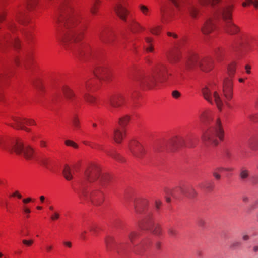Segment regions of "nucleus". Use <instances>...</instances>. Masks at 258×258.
Returning <instances> with one entry per match:
<instances>
[{"mask_svg":"<svg viewBox=\"0 0 258 258\" xmlns=\"http://www.w3.org/2000/svg\"><path fill=\"white\" fill-rule=\"evenodd\" d=\"M177 11H185L194 19L205 14L208 18L201 28L203 34L207 35L215 28L212 16L221 18L224 30L230 34H235L239 28L232 21L233 5L222 0H169Z\"/></svg>","mask_w":258,"mask_h":258,"instance_id":"nucleus-1","label":"nucleus"},{"mask_svg":"<svg viewBox=\"0 0 258 258\" xmlns=\"http://www.w3.org/2000/svg\"><path fill=\"white\" fill-rule=\"evenodd\" d=\"M80 22V16L77 13L72 12L71 7L63 10L58 22L63 23L68 31L58 34L57 39L66 49H73L80 56H84L87 58L90 55L89 48L79 43L83 38V29L79 26Z\"/></svg>","mask_w":258,"mask_h":258,"instance_id":"nucleus-2","label":"nucleus"},{"mask_svg":"<svg viewBox=\"0 0 258 258\" xmlns=\"http://www.w3.org/2000/svg\"><path fill=\"white\" fill-rule=\"evenodd\" d=\"M109 180V177L106 174H101L100 170L96 166H93L87 169L84 174V181L82 184L80 196L89 198L95 205H100L103 201V194L99 189L92 190L88 194L86 190L87 183L96 181V185L104 186Z\"/></svg>","mask_w":258,"mask_h":258,"instance_id":"nucleus-3","label":"nucleus"},{"mask_svg":"<svg viewBox=\"0 0 258 258\" xmlns=\"http://www.w3.org/2000/svg\"><path fill=\"white\" fill-rule=\"evenodd\" d=\"M204 99L209 103H215L221 109L224 103L229 106L228 101L233 97V84L230 79L226 78L223 84L222 95L215 85L205 86L202 89Z\"/></svg>","mask_w":258,"mask_h":258,"instance_id":"nucleus-4","label":"nucleus"},{"mask_svg":"<svg viewBox=\"0 0 258 258\" xmlns=\"http://www.w3.org/2000/svg\"><path fill=\"white\" fill-rule=\"evenodd\" d=\"M169 75L171 74L168 73L167 67L160 63L152 72L140 75L137 82L141 86L151 89L154 88L158 80L166 81Z\"/></svg>","mask_w":258,"mask_h":258,"instance_id":"nucleus-5","label":"nucleus"},{"mask_svg":"<svg viewBox=\"0 0 258 258\" xmlns=\"http://www.w3.org/2000/svg\"><path fill=\"white\" fill-rule=\"evenodd\" d=\"M224 131L219 119H217L213 125L205 132L202 136V140L206 145L216 146L218 144L217 137L220 141L224 139Z\"/></svg>","mask_w":258,"mask_h":258,"instance_id":"nucleus-6","label":"nucleus"},{"mask_svg":"<svg viewBox=\"0 0 258 258\" xmlns=\"http://www.w3.org/2000/svg\"><path fill=\"white\" fill-rule=\"evenodd\" d=\"M198 66L203 71L208 72L212 69L213 61L211 57L200 58L196 53L189 55L185 63V69L191 70Z\"/></svg>","mask_w":258,"mask_h":258,"instance_id":"nucleus-7","label":"nucleus"},{"mask_svg":"<svg viewBox=\"0 0 258 258\" xmlns=\"http://www.w3.org/2000/svg\"><path fill=\"white\" fill-rule=\"evenodd\" d=\"M10 149L17 154L22 155L27 160H31L33 158V148L29 145L25 146L23 142L20 140L14 142Z\"/></svg>","mask_w":258,"mask_h":258,"instance_id":"nucleus-8","label":"nucleus"},{"mask_svg":"<svg viewBox=\"0 0 258 258\" xmlns=\"http://www.w3.org/2000/svg\"><path fill=\"white\" fill-rule=\"evenodd\" d=\"M184 145V141L182 138H174L168 141L159 143L156 147V150H160L161 149H164L165 147L171 151H175L178 148H180Z\"/></svg>","mask_w":258,"mask_h":258,"instance_id":"nucleus-9","label":"nucleus"},{"mask_svg":"<svg viewBox=\"0 0 258 258\" xmlns=\"http://www.w3.org/2000/svg\"><path fill=\"white\" fill-rule=\"evenodd\" d=\"M139 226L142 229L149 230L156 235H159L161 233L160 226L158 224L155 223L150 216L146 217L139 224Z\"/></svg>","mask_w":258,"mask_h":258,"instance_id":"nucleus-10","label":"nucleus"},{"mask_svg":"<svg viewBox=\"0 0 258 258\" xmlns=\"http://www.w3.org/2000/svg\"><path fill=\"white\" fill-rule=\"evenodd\" d=\"M5 46H13L15 49H19L20 46L19 40L15 36L12 37L9 33L2 36L0 47L2 48Z\"/></svg>","mask_w":258,"mask_h":258,"instance_id":"nucleus-11","label":"nucleus"},{"mask_svg":"<svg viewBox=\"0 0 258 258\" xmlns=\"http://www.w3.org/2000/svg\"><path fill=\"white\" fill-rule=\"evenodd\" d=\"M129 150L132 155L138 159H142L146 152L143 146L136 141H132L130 144Z\"/></svg>","mask_w":258,"mask_h":258,"instance_id":"nucleus-12","label":"nucleus"},{"mask_svg":"<svg viewBox=\"0 0 258 258\" xmlns=\"http://www.w3.org/2000/svg\"><path fill=\"white\" fill-rule=\"evenodd\" d=\"M12 119L14 121L15 125L10 124L13 127L20 128L27 132H29L30 130L24 126L25 124L28 125H35V122L34 120L28 119L25 118H21L19 117H12Z\"/></svg>","mask_w":258,"mask_h":258,"instance_id":"nucleus-13","label":"nucleus"},{"mask_svg":"<svg viewBox=\"0 0 258 258\" xmlns=\"http://www.w3.org/2000/svg\"><path fill=\"white\" fill-rule=\"evenodd\" d=\"M94 74L100 80L107 81L110 80L111 72L107 67L99 66L95 70Z\"/></svg>","mask_w":258,"mask_h":258,"instance_id":"nucleus-14","label":"nucleus"},{"mask_svg":"<svg viewBox=\"0 0 258 258\" xmlns=\"http://www.w3.org/2000/svg\"><path fill=\"white\" fill-rule=\"evenodd\" d=\"M124 102V97L121 94H117L112 96L109 100V110L113 112L115 109L121 106Z\"/></svg>","mask_w":258,"mask_h":258,"instance_id":"nucleus-15","label":"nucleus"},{"mask_svg":"<svg viewBox=\"0 0 258 258\" xmlns=\"http://www.w3.org/2000/svg\"><path fill=\"white\" fill-rule=\"evenodd\" d=\"M99 40L105 44H111L115 39V34L111 31H101L98 34Z\"/></svg>","mask_w":258,"mask_h":258,"instance_id":"nucleus-16","label":"nucleus"},{"mask_svg":"<svg viewBox=\"0 0 258 258\" xmlns=\"http://www.w3.org/2000/svg\"><path fill=\"white\" fill-rule=\"evenodd\" d=\"M181 45V43L177 44L175 48L176 50L171 52L168 56V60L171 64H176L180 61L181 57L180 52Z\"/></svg>","mask_w":258,"mask_h":258,"instance_id":"nucleus-17","label":"nucleus"},{"mask_svg":"<svg viewBox=\"0 0 258 258\" xmlns=\"http://www.w3.org/2000/svg\"><path fill=\"white\" fill-rule=\"evenodd\" d=\"M105 243L107 250H115L119 252V245L115 241L113 237L108 236L105 238Z\"/></svg>","mask_w":258,"mask_h":258,"instance_id":"nucleus-18","label":"nucleus"},{"mask_svg":"<svg viewBox=\"0 0 258 258\" xmlns=\"http://www.w3.org/2000/svg\"><path fill=\"white\" fill-rule=\"evenodd\" d=\"M114 11L117 16L122 20L126 21V16L128 14L127 11L121 4L117 3L114 7Z\"/></svg>","mask_w":258,"mask_h":258,"instance_id":"nucleus-19","label":"nucleus"},{"mask_svg":"<svg viewBox=\"0 0 258 258\" xmlns=\"http://www.w3.org/2000/svg\"><path fill=\"white\" fill-rule=\"evenodd\" d=\"M185 189L182 186H178L172 190L168 189L166 190L167 195H170L173 198L177 199L181 195L184 196Z\"/></svg>","mask_w":258,"mask_h":258,"instance_id":"nucleus-20","label":"nucleus"},{"mask_svg":"<svg viewBox=\"0 0 258 258\" xmlns=\"http://www.w3.org/2000/svg\"><path fill=\"white\" fill-rule=\"evenodd\" d=\"M147 201L145 200L137 201L134 203V208L136 213H141L147 205Z\"/></svg>","mask_w":258,"mask_h":258,"instance_id":"nucleus-21","label":"nucleus"},{"mask_svg":"<svg viewBox=\"0 0 258 258\" xmlns=\"http://www.w3.org/2000/svg\"><path fill=\"white\" fill-rule=\"evenodd\" d=\"M150 240L148 239L142 240L141 243L136 246H135V252L137 253H140L142 250H145L150 244Z\"/></svg>","mask_w":258,"mask_h":258,"instance_id":"nucleus-22","label":"nucleus"},{"mask_svg":"<svg viewBox=\"0 0 258 258\" xmlns=\"http://www.w3.org/2000/svg\"><path fill=\"white\" fill-rule=\"evenodd\" d=\"M124 135L125 131L124 128H122V130H120L119 128L115 129L113 133V137L114 141L117 143H121Z\"/></svg>","mask_w":258,"mask_h":258,"instance_id":"nucleus-23","label":"nucleus"},{"mask_svg":"<svg viewBox=\"0 0 258 258\" xmlns=\"http://www.w3.org/2000/svg\"><path fill=\"white\" fill-rule=\"evenodd\" d=\"M127 24L129 29L133 33L139 32L140 30H144V28L134 20L128 22Z\"/></svg>","mask_w":258,"mask_h":258,"instance_id":"nucleus-24","label":"nucleus"},{"mask_svg":"<svg viewBox=\"0 0 258 258\" xmlns=\"http://www.w3.org/2000/svg\"><path fill=\"white\" fill-rule=\"evenodd\" d=\"M16 21L20 24L25 25L28 22L29 20L26 17L24 14L22 12H18L15 16Z\"/></svg>","mask_w":258,"mask_h":258,"instance_id":"nucleus-25","label":"nucleus"},{"mask_svg":"<svg viewBox=\"0 0 258 258\" xmlns=\"http://www.w3.org/2000/svg\"><path fill=\"white\" fill-rule=\"evenodd\" d=\"M63 93L65 97L69 101H72L75 97V94L73 91L67 86H63L62 89Z\"/></svg>","mask_w":258,"mask_h":258,"instance_id":"nucleus-26","label":"nucleus"},{"mask_svg":"<svg viewBox=\"0 0 258 258\" xmlns=\"http://www.w3.org/2000/svg\"><path fill=\"white\" fill-rule=\"evenodd\" d=\"M248 145L252 150L258 149V138L255 136L251 137L248 141Z\"/></svg>","mask_w":258,"mask_h":258,"instance_id":"nucleus-27","label":"nucleus"},{"mask_svg":"<svg viewBox=\"0 0 258 258\" xmlns=\"http://www.w3.org/2000/svg\"><path fill=\"white\" fill-rule=\"evenodd\" d=\"M249 176V171L248 169H246L244 167H242L241 168L240 173H239V177L240 179L243 181H245Z\"/></svg>","mask_w":258,"mask_h":258,"instance_id":"nucleus-28","label":"nucleus"},{"mask_svg":"<svg viewBox=\"0 0 258 258\" xmlns=\"http://www.w3.org/2000/svg\"><path fill=\"white\" fill-rule=\"evenodd\" d=\"M6 25L8 30L10 31V32L13 34H14L17 30L16 25L13 20L8 21Z\"/></svg>","mask_w":258,"mask_h":258,"instance_id":"nucleus-29","label":"nucleus"},{"mask_svg":"<svg viewBox=\"0 0 258 258\" xmlns=\"http://www.w3.org/2000/svg\"><path fill=\"white\" fill-rule=\"evenodd\" d=\"M63 174L65 178L68 180H70L73 178L71 169L68 165H66L64 167Z\"/></svg>","mask_w":258,"mask_h":258,"instance_id":"nucleus-30","label":"nucleus"},{"mask_svg":"<svg viewBox=\"0 0 258 258\" xmlns=\"http://www.w3.org/2000/svg\"><path fill=\"white\" fill-rule=\"evenodd\" d=\"M223 55V50L222 48H218L215 50L214 56L217 61H221L222 60Z\"/></svg>","mask_w":258,"mask_h":258,"instance_id":"nucleus-31","label":"nucleus"},{"mask_svg":"<svg viewBox=\"0 0 258 258\" xmlns=\"http://www.w3.org/2000/svg\"><path fill=\"white\" fill-rule=\"evenodd\" d=\"M100 3L99 0H95V1L91 4L90 11L93 15H95L97 13L98 9V5Z\"/></svg>","mask_w":258,"mask_h":258,"instance_id":"nucleus-32","label":"nucleus"},{"mask_svg":"<svg viewBox=\"0 0 258 258\" xmlns=\"http://www.w3.org/2000/svg\"><path fill=\"white\" fill-rule=\"evenodd\" d=\"M139 234L137 231H131L129 233L128 238L132 244H134L135 240L139 237Z\"/></svg>","mask_w":258,"mask_h":258,"instance_id":"nucleus-33","label":"nucleus"},{"mask_svg":"<svg viewBox=\"0 0 258 258\" xmlns=\"http://www.w3.org/2000/svg\"><path fill=\"white\" fill-rule=\"evenodd\" d=\"M130 120V117L127 115L119 118V124L123 128L128 123Z\"/></svg>","mask_w":258,"mask_h":258,"instance_id":"nucleus-34","label":"nucleus"},{"mask_svg":"<svg viewBox=\"0 0 258 258\" xmlns=\"http://www.w3.org/2000/svg\"><path fill=\"white\" fill-rule=\"evenodd\" d=\"M108 155L112 157L113 158L118 160L120 162H123L124 159L119 154L114 152H110L107 153Z\"/></svg>","mask_w":258,"mask_h":258,"instance_id":"nucleus-35","label":"nucleus"},{"mask_svg":"<svg viewBox=\"0 0 258 258\" xmlns=\"http://www.w3.org/2000/svg\"><path fill=\"white\" fill-rule=\"evenodd\" d=\"M197 192L194 188L185 189L184 196L189 198H193L196 197Z\"/></svg>","mask_w":258,"mask_h":258,"instance_id":"nucleus-36","label":"nucleus"},{"mask_svg":"<svg viewBox=\"0 0 258 258\" xmlns=\"http://www.w3.org/2000/svg\"><path fill=\"white\" fill-rule=\"evenodd\" d=\"M85 100L91 104H95L96 103V99L92 96L85 93L84 96Z\"/></svg>","mask_w":258,"mask_h":258,"instance_id":"nucleus-37","label":"nucleus"},{"mask_svg":"<svg viewBox=\"0 0 258 258\" xmlns=\"http://www.w3.org/2000/svg\"><path fill=\"white\" fill-rule=\"evenodd\" d=\"M160 13L162 16V19L163 22L166 21V15L167 13L166 7L165 5H162L160 7Z\"/></svg>","mask_w":258,"mask_h":258,"instance_id":"nucleus-38","label":"nucleus"},{"mask_svg":"<svg viewBox=\"0 0 258 258\" xmlns=\"http://www.w3.org/2000/svg\"><path fill=\"white\" fill-rule=\"evenodd\" d=\"M31 57L29 56H26L25 58L22 60L23 64L25 69L29 68V64L31 61Z\"/></svg>","mask_w":258,"mask_h":258,"instance_id":"nucleus-39","label":"nucleus"},{"mask_svg":"<svg viewBox=\"0 0 258 258\" xmlns=\"http://www.w3.org/2000/svg\"><path fill=\"white\" fill-rule=\"evenodd\" d=\"M236 69V64L235 63L233 62L229 64L228 68V71L229 75L231 76L234 74L235 71Z\"/></svg>","mask_w":258,"mask_h":258,"instance_id":"nucleus-40","label":"nucleus"},{"mask_svg":"<svg viewBox=\"0 0 258 258\" xmlns=\"http://www.w3.org/2000/svg\"><path fill=\"white\" fill-rule=\"evenodd\" d=\"M38 0H28L27 2V7L28 9L34 8L37 4Z\"/></svg>","mask_w":258,"mask_h":258,"instance_id":"nucleus-41","label":"nucleus"},{"mask_svg":"<svg viewBox=\"0 0 258 258\" xmlns=\"http://www.w3.org/2000/svg\"><path fill=\"white\" fill-rule=\"evenodd\" d=\"M72 123L73 125L76 128L80 127V122L76 115H74L72 118Z\"/></svg>","mask_w":258,"mask_h":258,"instance_id":"nucleus-42","label":"nucleus"},{"mask_svg":"<svg viewBox=\"0 0 258 258\" xmlns=\"http://www.w3.org/2000/svg\"><path fill=\"white\" fill-rule=\"evenodd\" d=\"M210 119V115L206 112H204L201 117V120L203 122H206L207 120L209 121Z\"/></svg>","mask_w":258,"mask_h":258,"instance_id":"nucleus-43","label":"nucleus"},{"mask_svg":"<svg viewBox=\"0 0 258 258\" xmlns=\"http://www.w3.org/2000/svg\"><path fill=\"white\" fill-rule=\"evenodd\" d=\"M161 30V27L158 26L150 29V32L154 35H158Z\"/></svg>","mask_w":258,"mask_h":258,"instance_id":"nucleus-44","label":"nucleus"},{"mask_svg":"<svg viewBox=\"0 0 258 258\" xmlns=\"http://www.w3.org/2000/svg\"><path fill=\"white\" fill-rule=\"evenodd\" d=\"M89 229L90 232H92V233L94 234H97L99 231L98 227L95 224L89 226Z\"/></svg>","mask_w":258,"mask_h":258,"instance_id":"nucleus-45","label":"nucleus"},{"mask_svg":"<svg viewBox=\"0 0 258 258\" xmlns=\"http://www.w3.org/2000/svg\"><path fill=\"white\" fill-rule=\"evenodd\" d=\"M22 243L26 247H31L34 243L33 239H23L22 241Z\"/></svg>","mask_w":258,"mask_h":258,"instance_id":"nucleus-46","label":"nucleus"},{"mask_svg":"<svg viewBox=\"0 0 258 258\" xmlns=\"http://www.w3.org/2000/svg\"><path fill=\"white\" fill-rule=\"evenodd\" d=\"M241 242L240 241H233L230 244V248L234 249H235L236 248L240 247L241 246Z\"/></svg>","mask_w":258,"mask_h":258,"instance_id":"nucleus-47","label":"nucleus"},{"mask_svg":"<svg viewBox=\"0 0 258 258\" xmlns=\"http://www.w3.org/2000/svg\"><path fill=\"white\" fill-rule=\"evenodd\" d=\"M140 8L143 14L147 15L149 12V9L145 5L140 6Z\"/></svg>","mask_w":258,"mask_h":258,"instance_id":"nucleus-48","label":"nucleus"},{"mask_svg":"<svg viewBox=\"0 0 258 258\" xmlns=\"http://www.w3.org/2000/svg\"><path fill=\"white\" fill-rule=\"evenodd\" d=\"M65 144L67 146H71L75 148H78V145L75 142H74L71 140H66L65 141Z\"/></svg>","mask_w":258,"mask_h":258,"instance_id":"nucleus-49","label":"nucleus"},{"mask_svg":"<svg viewBox=\"0 0 258 258\" xmlns=\"http://www.w3.org/2000/svg\"><path fill=\"white\" fill-rule=\"evenodd\" d=\"M197 224L201 227H204L206 224V221L202 218H199L197 220Z\"/></svg>","mask_w":258,"mask_h":258,"instance_id":"nucleus-50","label":"nucleus"},{"mask_svg":"<svg viewBox=\"0 0 258 258\" xmlns=\"http://www.w3.org/2000/svg\"><path fill=\"white\" fill-rule=\"evenodd\" d=\"M60 217V214L57 212H54L51 216V219L52 221H55L59 219Z\"/></svg>","mask_w":258,"mask_h":258,"instance_id":"nucleus-51","label":"nucleus"},{"mask_svg":"<svg viewBox=\"0 0 258 258\" xmlns=\"http://www.w3.org/2000/svg\"><path fill=\"white\" fill-rule=\"evenodd\" d=\"M168 234L171 237H175L177 234V231L175 229L170 228L168 230Z\"/></svg>","mask_w":258,"mask_h":258,"instance_id":"nucleus-52","label":"nucleus"},{"mask_svg":"<svg viewBox=\"0 0 258 258\" xmlns=\"http://www.w3.org/2000/svg\"><path fill=\"white\" fill-rule=\"evenodd\" d=\"M5 139L3 137H0V147L2 148H6Z\"/></svg>","mask_w":258,"mask_h":258,"instance_id":"nucleus-53","label":"nucleus"},{"mask_svg":"<svg viewBox=\"0 0 258 258\" xmlns=\"http://www.w3.org/2000/svg\"><path fill=\"white\" fill-rule=\"evenodd\" d=\"M172 96L175 98L178 99L181 95L180 92L177 90H174L172 93Z\"/></svg>","mask_w":258,"mask_h":258,"instance_id":"nucleus-54","label":"nucleus"},{"mask_svg":"<svg viewBox=\"0 0 258 258\" xmlns=\"http://www.w3.org/2000/svg\"><path fill=\"white\" fill-rule=\"evenodd\" d=\"M84 143L86 145L89 146H90L92 148H96L95 144H93V143H91V142H90L89 141H84Z\"/></svg>","mask_w":258,"mask_h":258,"instance_id":"nucleus-55","label":"nucleus"},{"mask_svg":"<svg viewBox=\"0 0 258 258\" xmlns=\"http://www.w3.org/2000/svg\"><path fill=\"white\" fill-rule=\"evenodd\" d=\"M213 175L217 180H219L221 178V175L216 171H213Z\"/></svg>","mask_w":258,"mask_h":258,"instance_id":"nucleus-56","label":"nucleus"},{"mask_svg":"<svg viewBox=\"0 0 258 258\" xmlns=\"http://www.w3.org/2000/svg\"><path fill=\"white\" fill-rule=\"evenodd\" d=\"M42 165L45 166L46 168H48V160L46 159H43L42 161Z\"/></svg>","mask_w":258,"mask_h":258,"instance_id":"nucleus-57","label":"nucleus"},{"mask_svg":"<svg viewBox=\"0 0 258 258\" xmlns=\"http://www.w3.org/2000/svg\"><path fill=\"white\" fill-rule=\"evenodd\" d=\"M46 251L47 252H50L53 249L52 245H47L45 246Z\"/></svg>","mask_w":258,"mask_h":258,"instance_id":"nucleus-58","label":"nucleus"},{"mask_svg":"<svg viewBox=\"0 0 258 258\" xmlns=\"http://www.w3.org/2000/svg\"><path fill=\"white\" fill-rule=\"evenodd\" d=\"M40 145L42 147H46L47 146V143L46 141L42 140L40 141Z\"/></svg>","mask_w":258,"mask_h":258,"instance_id":"nucleus-59","label":"nucleus"},{"mask_svg":"<svg viewBox=\"0 0 258 258\" xmlns=\"http://www.w3.org/2000/svg\"><path fill=\"white\" fill-rule=\"evenodd\" d=\"M215 171H216L217 173L218 172H222L223 171H224V167H217L215 170H214Z\"/></svg>","mask_w":258,"mask_h":258,"instance_id":"nucleus-60","label":"nucleus"},{"mask_svg":"<svg viewBox=\"0 0 258 258\" xmlns=\"http://www.w3.org/2000/svg\"><path fill=\"white\" fill-rule=\"evenodd\" d=\"M161 202L159 200H156L155 201V206H156V207L157 208V209H159L160 205H161Z\"/></svg>","mask_w":258,"mask_h":258,"instance_id":"nucleus-61","label":"nucleus"},{"mask_svg":"<svg viewBox=\"0 0 258 258\" xmlns=\"http://www.w3.org/2000/svg\"><path fill=\"white\" fill-rule=\"evenodd\" d=\"M242 238L243 240L247 241L249 239V236L247 234H243Z\"/></svg>","mask_w":258,"mask_h":258,"instance_id":"nucleus-62","label":"nucleus"},{"mask_svg":"<svg viewBox=\"0 0 258 258\" xmlns=\"http://www.w3.org/2000/svg\"><path fill=\"white\" fill-rule=\"evenodd\" d=\"M86 233H87V232L86 231H83L81 232V233H80V237L83 239H86L85 234H86Z\"/></svg>","mask_w":258,"mask_h":258,"instance_id":"nucleus-63","label":"nucleus"},{"mask_svg":"<svg viewBox=\"0 0 258 258\" xmlns=\"http://www.w3.org/2000/svg\"><path fill=\"white\" fill-rule=\"evenodd\" d=\"M255 8H258V0H253L252 4Z\"/></svg>","mask_w":258,"mask_h":258,"instance_id":"nucleus-64","label":"nucleus"}]
</instances>
